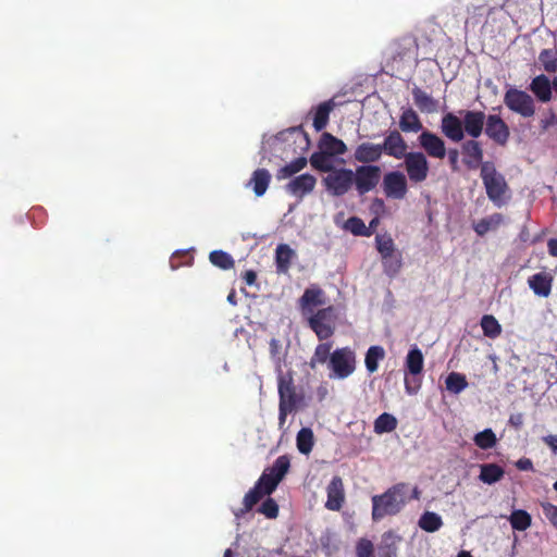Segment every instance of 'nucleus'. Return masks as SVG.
Masks as SVG:
<instances>
[{
	"label": "nucleus",
	"instance_id": "f257e3e1",
	"mask_svg": "<svg viewBox=\"0 0 557 557\" xmlns=\"http://www.w3.org/2000/svg\"><path fill=\"white\" fill-rule=\"evenodd\" d=\"M408 491L409 484L399 482L388 487L384 493L372 496V520L381 521L385 517L400 513L409 500Z\"/></svg>",
	"mask_w": 557,
	"mask_h": 557
},
{
	"label": "nucleus",
	"instance_id": "f03ea898",
	"mask_svg": "<svg viewBox=\"0 0 557 557\" xmlns=\"http://www.w3.org/2000/svg\"><path fill=\"white\" fill-rule=\"evenodd\" d=\"M480 177L483 182L487 198L496 206L502 208L510 198L509 186L505 176L496 170L492 161H485L482 164Z\"/></svg>",
	"mask_w": 557,
	"mask_h": 557
},
{
	"label": "nucleus",
	"instance_id": "7ed1b4c3",
	"mask_svg": "<svg viewBox=\"0 0 557 557\" xmlns=\"http://www.w3.org/2000/svg\"><path fill=\"white\" fill-rule=\"evenodd\" d=\"M280 484V476L274 480L267 472H262L255 486L249 490L244 496L243 508L235 510L234 515L236 518L244 517L249 512L255 505H257L264 496L271 495Z\"/></svg>",
	"mask_w": 557,
	"mask_h": 557
},
{
	"label": "nucleus",
	"instance_id": "20e7f679",
	"mask_svg": "<svg viewBox=\"0 0 557 557\" xmlns=\"http://www.w3.org/2000/svg\"><path fill=\"white\" fill-rule=\"evenodd\" d=\"M336 309L333 306H329L311 314L308 319V324L320 341H325L333 336L336 327Z\"/></svg>",
	"mask_w": 557,
	"mask_h": 557
},
{
	"label": "nucleus",
	"instance_id": "39448f33",
	"mask_svg": "<svg viewBox=\"0 0 557 557\" xmlns=\"http://www.w3.org/2000/svg\"><path fill=\"white\" fill-rule=\"evenodd\" d=\"M504 104L513 113L524 119L532 117L535 114L534 99L523 90L510 87L504 95Z\"/></svg>",
	"mask_w": 557,
	"mask_h": 557
},
{
	"label": "nucleus",
	"instance_id": "423d86ee",
	"mask_svg": "<svg viewBox=\"0 0 557 557\" xmlns=\"http://www.w3.org/2000/svg\"><path fill=\"white\" fill-rule=\"evenodd\" d=\"M322 182L330 195L334 197L344 196L354 185V171L346 168H334L323 177Z\"/></svg>",
	"mask_w": 557,
	"mask_h": 557
},
{
	"label": "nucleus",
	"instance_id": "0eeeda50",
	"mask_svg": "<svg viewBox=\"0 0 557 557\" xmlns=\"http://www.w3.org/2000/svg\"><path fill=\"white\" fill-rule=\"evenodd\" d=\"M329 368L333 376L346 379L356 370V354L350 347L335 349L330 357Z\"/></svg>",
	"mask_w": 557,
	"mask_h": 557
},
{
	"label": "nucleus",
	"instance_id": "6e6552de",
	"mask_svg": "<svg viewBox=\"0 0 557 557\" xmlns=\"http://www.w3.org/2000/svg\"><path fill=\"white\" fill-rule=\"evenodd\" d=\"M403 159L407 176L411 183L419 184L428 178L430 165L423 152H408Z\"/></svg>",
	"mask_w": 557,
	"mask_h": 557
},
{
	"label": "nucleus",
	"instance_id": "1a4fd4ad",
	"mask_svg": "<svg viewBox=\"0 0 557 557\" xmlns=\"http://www.w3.org/2000/svg\"><path fill=\"white\" fill-rule=\"evenodd\" d=\"M381 178V168L379 165H359L354 172V185L359 196H363L373 190Z\"/></svg>",
	"mask_w": 557,
	"mask_h": 557
},
{
	"label": "nucleus",
	"instance_id": "9d476101",
	"mask_svg": "<svg viewBox=\"0 0 557 557\" xmlns=\"http://www.w3.org/2000/svg\"><path fill=\"white\" fill-rule=\"evenodd\" d=\"M484 133L500 147H505L510 138V128L499 114H488L486 116Z\"/></svg>",
	"mask_w": 557,
	"mask_h": 557
},
{
	"label": "nucleus",
	"instance_id": "9b49d317",
	"mask_svg": "<svg viewBox=\"0 0 557 557\" xmlns=\"http://www.w3.org/2000/svg\"><path fill=\"white\" fill-rule=\"evenodd\" d=\"M382 187L387 198L404 199L408 193L407 177L399 171L388 172L383 177Z\"/></svg>",
	"mask_w": 557,
	"mask_h": 557
},
{
	"label": "nucleus",
	"instance_id": "f8f14e48",
	"mask_svg": "<svg viewBox=\"0 0 557 557\" xmlns=\"http://www.w3.org/2000/svg\"><path fill=\"white\" fill-rule=\"evenodd\" d=\"M465 135L471 139H478L484 132L486 114L479 110H462L460 111Z\"/></svg>",
	"mask_w": 557,
	"mask_h": 557
},
{
	"label": "nucleus",
	"instance_id": "ddd939ff",
	"mask_svg": "<svg viewBox=\"0 0 557 557\" xmlns=\"http://www.w3.org/2000/svg\"><path fill=\"white\" fill-rule=\"evenodd\" d=\"M462 162L469 170L482 169L484 151L478 139H467L461 143Z\"/></svg>",
	"mask_w": 557,
	"mask_h": 557
},
{
	"label": "nucleus",
	"instance_id": "4468645a",
	"mask_svg": "<svg viewBox=\"0 0 557 557\" xmlns=\"http://www.w3.org/2000/svg\"><path fill=\"white\" fill-rule=\"evenodd\" d=\"M278 396L282 405L297 408L302 397L296 393L293 375L290 372L278 375Z\"/></svg>",
	"mask_w": 557,
	"mask_h": 557
},
{
	"label": "nucleus",
	"instance_id": "2eb2a0df",
	"mask_svg": "<svg viewBox=\"0 0 557 557\" xmlns=\"http://www.w3.org/2000/svg\"><path fill=\"white\" fill-rule=\"evenodd\" d=\"M419 145L431 158L444 159L446 156L445 141L430 131H423L418 137Z\"/></svg>",
	"mask_w": 557,
	"mask_h": 557
},
{
	"label": "nucleus",
	"instance_id": "dca6fc26",
	"mask_svg": "<svg viewBox=\"0 0 557 557\" xmlns=\"http://www.w3.org/2000/svg\"><path fill=\"white\" fill-rule=\"evenodd\" d=\"M442 134L453 143H461L465 138V131L461 116L448 112L441 120Z\"/></svg>",
	"mask_w": 557,
	"mask_h": 557
},
{
	"label": "nucleus",
	"instance_id": "f3484780",
	"mask_svg": "<svg viewBox=\"0 0 557 557\" xmlns=\"http://www.w3.org/2000/svg\"><path fill=\"white\" fill-rule=\"evenodd\" d=\"M381 148L383 153L398 160L408 154V145L397 129L391 131L385 136L383 144H381Z\"/></svg>",
	"mask_w": 557,
	"mask_h": 557
},
{
	"label": "nucleus",
	"instance_id": "a211bd4d",
	"mask_svg": "<svg viewBox=\"0 0 557 557\" xmlns=\"http://www.w3.org/2000/svg\"><path fill=\"white\" fill-rule=\"evenodd\" d=\"M317 184V178L309 174L305 173L292 178L285 186V190L296 197L304 198L306 195L310 194Z\"/></svg>",
	"mask_w": 557,
	"mask_h": 557
},
{
	"label": "nucleus",
	"instance_id": "6ab92c4d",
	"mask_svg": "<svg viewBox=\"0 0 557 557\" xmlns=\"http://www.w3.org/2000/svg\"><path fill=\"white\" fill-rule=\"evenodd\" d=\"M327 499L325 508L332 511H339L345 503V490L341 476L335 475L326 487Z\"/></svg>",
	"mask_w": 557,
	"mask_h": 557
},
{
	"label": "nucleus",
	"instance_id": "aec40b11",
	"mask_svg": "<svg viewBox=\"0 0 557 557\" xmlns=\"http://www.w3.org/2000/svg\"><path fill=\"white\" fill-rule=\"evenodd\" d=\"M383 152L381 148V144H373L370 141H364L358 145L354 152V159L362 163L361 165H373L372 163H375L380 161L382 158Z\"/></svg>",
	"mask_w": 557,
	"mask_h": 557
},
{
	"label": "nucleus",
	"instance_id": "412c9836",
	"mask_svg": "<svg viewBox=\"0 0 557 557\" xmlns=\"http://www.w3.org/2000/svg\"><path fill=\"white\" fill-rule=\"evenodd\" d=\"M275 139L282 143L298 145L301 151L307 150L310 145L309 136L301 126L284 129L275 136Z\"/></svg>",
	"mask_w": 557,
	"mask_h": 557
},
{
	"label": "nucleus",
	"instance_id": "4be33fe9",
	"mask_svg": "<svg viewBox=\"0 0 557 557\" xmlns=\"http://www.w3.org/2000/svg\"><path fill=\"white\" fill-rule=\"evenodd\" d=\"M325 293L319 286L306 288L299 299V306L304 312H313V308L325 305Z\"/></svg>",
	"mask_w": 557,
	"mask_h": 557
},
{
	"label": "nucleus",
	"instance_id": "5701e85b",
	"mask_svg": "<svg viewBox=\"0 0 557 557\" xmlns=\"http://www.w3.org/2000/svg\"><path fill=\"white\" fill-rule=\"evenodd\" d=\"M529 287L540 297H548L552 292L553 276L546 272H539L528 278Z\"/></svg>",
	"mask_w": 557,
	"mask_h": 557
},
{
	"label": "nucleus",
	"instance_id": "b1692460",
	"mask_svg": "<svg viewBox=\"0 0 557 557\" xmlns=\"http://www.w3.org/2000/svg\"><path fill=\"white\" fill-rule=\"evenodd\" d=\"M400 541L401 536L396 534L393 530L384 532L377 547L379 557H397L398 543Z\"/></svg>",
	"mask_w": 557,
	"mask_h": 557
},
{
	"label": "nucleus",
	"instance_id": "393cba45",
	"mask_svg": "<svg viewBox=\"0 0 557 557\" xmlns=\"http://www.w3.org/2000/svg\"><path fill=\"white\" fill-rule=\"evenodd\" d=\"M319 149L334 157L346 153L347 146L342 139H338L331 133L325 132L320 137Z\"/></svg>",
	"mask_w": 557,
	"mask_h": 557
},
{
	"label": "nucleus",
	"instance_id": "a878e982",
	"mask_svg": "<svg viewBox=\"0 0 557 557\" xmlns=\"http://www.w3.org/2000/svg\"><path fill=\"white\" fill-rule=\"evenodd\" d=\"M552 87L553 84L544 74L535 76L530 84V90L541 102H548L552 99Z\"/></svg>",
	"mask_w": 557,
	"mask_h": 557
},
{
	"label": "nucleus",
	"instance_id": "bb28decb",
	"mask_svg": "<svg viewBox=\"0 0 557 557\" xmlns=\"http://www.w3.org/2000/svg\"><path fill=\"white\" fill-rule=\"evenodd\" d=\"M295 251L287 244H280L275 249V267L278 274L288 273Z\"/></svg>",
	"mask_w": 557,
	"mask_h": 557
},
{
	"label": "nucleus",
	"instance_id": "cd10ccee",
	"mask_svg": "<svg viewBox=\"0 0 557 557\" xmlns=\"http://www.w3.org/2000/svg\"><path fill=\"white\" fill-rule=\"evenodd\" d=\"M336 107V103L333 99L321 102L319 106L313 108V127L317 132L324 129L330 120V113Z\"/></svg>",
	"mask_w": 557,
	"mask_h": 557
},
{
	"label": "nucleus",
	"instance_id": "c85d7f7f",
	"mask_svg": "<svg viewBox=\"0 0 557 557\" xmlns=\"http://www.w3.org/2000/svg\"><path fill=\"white\" fill-rule=\"evenodd\" d=\"M414 104L421 112L434 113L438 109V101L419 87L412 89Z\"/></svg>",
	"mask_w": 557,
	"mask_h": 557
},
{
	"label": "nucleus",
	"instance_id": "c756f323",
	"mask_svg": "<svg viewBox=\"0 0 557 557\" xmlns=\"http://www.w3.org/2000/svg\"><path fill=\"white\" fill-rule=\"evenodd\" d=\"M423 354L417 346H414L408 351L406 357L405 367L407 374L412 376L420 375L423 371Z\"/></svg>",
	"mask_w": 557,
	"mask_h": 557
},
{
	"label": "nucleus",
	"instance_id": "7c9ffc66",
	"mask_svg": "<svg viewBox=\"0 0 557 557\" xmlns=\"http://www.w3.org/2000/svg\"><path fill=\"white\" fill-rule=\"evenodd\" d=\"M503 223L504 215L496 212L474 223L473 230L479 236H484L491 231H496Z\"/></svg>",
	"mask_w": 557,
	"mask_h": 557
},
{
	"label": "nucleus",
	"instance_id": "2f4dec72",
	"mask_svg": "<svg viewBox=\"0 0 557 557\" xmlns=\"http://www.w3.org/2000/svg\"><path fill=\"white\" fill-rule=\"evenodd\" d=\"M399 128L405 133H417L423 128L417 112L411 109H405L399 119Z\"/></svg>",
	"mask_w": 557,
	"mask_h": 557
},
{
	"label": "nucleus",
	"instance_id": "473e14b6",
	"mask_svg": "<svg viewBox=\"0 0 557 557\" xmlns=\"http://www.w3.org/2000/svg\"><path fill=\"white\" fill-rule=\"evenodd\" d=\"M271 181V174L265 169L256 170L250 178L249 185L252 186L253 193L257 197L265 194Z\"/></svg>",
	"mask_w": 557,
	"mask_h": 557
},
{
	"label": "nucleus",
	"instance_id": "72a5a7b5",
	"mask_svg": "<svg viewBox=\"0 0 557 557\" xmlns=\"http://www.w3.org/2000/svg\"><path fill=\"white\" fill-rule=\"evenodd\" d=\"M479 479L485 484H494L504 478L505 470L497 463H483Z\"/></svg>",
	"mask_w": 557,
	"mask_h": 557
},
{
	"label": "nucleus",
	"instance_id": "f704fd0d",
	"mask_svg": "<svg viewBox=\"0 0 557 557\" xmlns=\"http://www.w3.org/2000/svg\"><path fill=\"white\" fill-rule=\"evenodd\" d=\"M385 358V350L382 346H370L366 352L364 364L369 373H374L379 369V362Z\"/></svg>",
	"mask_w": 557,
	"mask_h": 557
},
{
	"label": "nucleus",
	"instance_id": "c9c22d12",
	"mask_svg": "<svg viewBox=\"0 0 557 557\" xmlns=\"http://www.w3.org/2000/svg\"><path fill=\"white\" fill-rule=\"evenodd\" d=\"M296 446L299 453L309 455L314 446V435L310 428H302L296 436Z\"/></svg>",
	"mask_w": 557,
	"mask_h": 557
},
{
	"label": "nucleus",
	"instance_id": "e433bc0d",
	"mask_svg": "<svg viewBox=\"0 0 557 557\" xmlns=\"http://www.w3.org/2000/svg\"><path fill=\"white\" fill-rule=\"evenodd\" d=\"M290 468V459L287 455H282L275 459L273 465L264 470L274 480L280 476V482L284 479Z\"/></svg>",
	"mask_w": 557,
	"mask_h": 557
},
{
	"label": "nucleus",
	"instance_id": "4c0bfd02",
	"mask_svg": "<svg viewBox=\"0 0 557 557\" xmlns=\"http://www.w3.org/2000/svg\"><path fill=\"white\" fill-rule=\"evenodd\" d=\"M418 524L423 531L433 533L442 528L443 520L436 512L425 511L421 515Z\"/></svg>",
	"mask_w": 557,
	"mask_h": 557
},
{
	"label": "nucleus",
	"instance_id": "58836bf2",
	"mask_svg": "<svg viewBox=\"0 0 557 557\" xmlns=\"http://www.w3.org/2000/svg\"><path fill=\"white\" fill-rule=\"evenodd\" d=\"M480 325L484 336L492 339L497 338L503 331L502 325L499 324L497 319L492 314H484L481 318Z\"/></svg>",
	"mask_w": 557,
	"mask_h": 557
},
{
	"label": "nucleus",
	"instance_id": "ea45409f",
	"mask_svg": "<svg viewBox=\"0 0 557 557\" xmlns=\"http://www.w3.org/2000/svg\"><path fill=\"white\" fill-rule=\"evenodd\" d=\"M397 424L398 421L393 414L383 412L375 419L373 429L376 434H384L395 431Z\"/></svg>",
	"mask_w": 557,
	"mask_h": 557
},
{
	"label": "nucleus",
	"instance_id": "a19ab883",
	"mask_svg": "<svg viewBox=\"0 0 557 557\" xmlns=\"http://www.w3.org/2000/svg\"><path fill=\"white\" fill-rule=\"evenodd\" d=\"M310 164L313 169L329 173L334 169L332 156L323 150L313 152L310 157Z\"/></svg>",
	"mask_w": 557,
	"mask_h": 557
},
{
	"label": "nucleus",
	"instance_id": "79ce46f5",
	"mask_svg": "<svg viewBox=\"0 0 557 557\" xmlns=\"http://www.w3.org/2000/svg\"><path fill=\"white\" fill-rule=\"evenodd\" d=\"M307 163V158L299 157L289 162L288 164L282 166L276 173V178L281 181L290 177L294 174L300 172L302 169H305Z\"/></svg>",
	"mask_w": 557,
	"mask_h": 557
},
{
	"label": "nucleus",
	"instance_id": "37998d69",
	"mask_svg": "<svg viewBox=\"0 0 557 557\" xmlns=\"http://www.w3.org/2000/svg\"><path fill=\"white\" fill-rule=\"evenodd\" d=\"M331 348L332 343H322L319 344L314 352L310 359L309 366L311 369H314L318 364H324L326 361H330L331 357Z\"/></svg>",
	"mask_w": 557,
	"mask_h": 557
},
{
	"label": "nucleus",
	"instance_id": "c03bdc74",
	"mask_svg": "<svg viewBox=\"0 0 557 557\" xmlns=\"http://www.w3.org/2000/svg\"><path fill=\"white\" fill-rule=\"evenodd\" d=\"M539 61L547 73L557 72V49H543L539 54Z\"/></svg>",
	"mask_w": 557,
	"mask_h": 557
},
{
	"label": "nucleus",
	"instance_id": "a18cd8bd",
	"mask_svg": "<svg viewBox=\"0 0 557 557\" xmlns=\"http://www.w3.org/2000/svg\"><path fill=\"white\" fill-rule=\"evenodd\" d=\"M446 388L453 394H459L468 386L465 374L450 372L445 380Z\"/></svg>",
	"mask_w": 557,
	"mask_h": 557
},
{
	"label": "nucleus",
	"instance_id": "49530a36",
	"mask_svg": "<svg viewBox=\"0 0 557 557\" xmlns=\"http://www.w3.org/2000/svg\"><path fill=\"white\" fill-rule=\"evenodd\" d=\"M210 262L222 270L234 268L235 261L233 257L223 250H213L209 255Z\"/></svg>",
	"mask_w": 557,
	"mask_h": 557
},
{
	"label": "nucleus",
	"instance_id": "de8ad7c7",
	"mask_svg": "<svg viewBox=\"0 0 557 557\" xmlns=\"http://www.w3.org/2000/svg\"><path fill=\"white\" fill-rule=\"evenodd\" d=\"M344 228L355 236H370L371 232L358 216H350L344 223Z\"/></svg>",
	"mask_w": 557,
	"mask_h": 557
},
{
	"label": "nucleus",
	"instance_id": "09e8293b",
	"mask_svg": "<svg viewBox=\"0 0 557 557\" xmlns=\"http://www.w3.org/2000/svg\"><path fill=\"white\" fill-rule=\"evenodd\" d=\"M510 524L513 530L524 531L531 525V516L525 510H515L510 516Z\"/></svg>",
	"mask_w": 557,
	"mask_h": 557
},
{
	"label": "nucleus",
	"instance_id": "8fccbe9b",
	"mask_svg": "<svg viewBox=\"0 0 557 557\" xmlns=\"http://www.w3.org/2000/svg\"><path fill=\"white\" fill-rule=\"evenodd\" d=\"M474 444L481 449H490L496 445L497 438L491 429H485L474 436Z\"/></svg>",
	"mask_w": 557,
	"mask_h": 557
},
{
	"label": "nucleus",
	"instance_id": "3c124183",
	"mask_svg": "<svg viewBox=\"0 0 557 557\" xmlns=\"http://www.w3.org/2000/svg\"><path fill=\"white\" fill-rule=\"evenodd\" d=\"M382 264L384 268V272L388 276H395L399 272L403 264L401 255L399 252H395L386 258H382Z\"/></svg>",
	"mask_w": 557,
	"mask_h": 557
},
{
	"label": "nucleus",
	"instance_id": "603ef678",
	"mask_svg": "<svg viewBox=\"0 0 557 557\" xmlns=\"http://www.w3.org/2000/svg\"><path fill=\"white\" fill-rule=\"evenodd\" d=\"M375 243L381 258H386L396 252L394 240L391 237L377 235L375 237Z\"/></svg>",
	"mask_w": 557,
	"mask_h": 557
},
{
	"label": "nucleus",
	"instance_id": "864d4df0",
	"mask_svg": "<svg viewBox=\"0 0 557 557\" xmlns=\"http://www.w3.org/2000/svg\"><path fill=\"white\" fill-rule=\"evenodd\" d=\"M356 556L357 557H374L373 543L366 537L359 539L356 544Z\"/></svg>",
	"mask_w": 557,
	"mask_h": 557
},
{
	"label": "nucleus",
	"instance_id": "5fc2aeb1",
	"mask_svg": "<svg viewBox=\"0 0 557 557\" xmlns=\"http://www.w3.org/2000/svg\"><path fill=\"white\" fill-rule=\"evenodd\" d=\"M258 512L264 515L269 519H275L278 516V505L273 498L268 497L258 508Z\"/></svg>",
	"mask_w": 557,
	"mask_h": 557
},
{
	"label": "nucleus",
	"instance_id": "6e6d98bb",
	"mask_svg": "<svg viewBox=\"0 0 557 557\" xmlns=\"http://www.w3.org/2000/svg\"><path fill=\"white\" fill-rule=\"evenodd\" d=\"M422 385V379L420 375L416 376H405V391L408 395H416Z\"/></svg>",
	"mask_w": 557,
	"mask_h": 557
},
{
	"label": "nucleus",
	"instance_id": "4d7b16f0",
	"mask_svg": "<svg viewBox=\"0 0 557 557\" xmlns=\"http://www.w3.org/2000/svg\"><path fill=\"white\" fill-rule=\"evenodd\" d=\"M542 509L546 519L557 529V506L544 503L542 504Z\"/></svg>",
	"mask_w": 557,
	"mask_h": 557
},
{
	"label": "nucleus",
	"instance_id": "13d9d810",
	"mask_svg": "<svg viewBox=\"0 0 557 557\" xmlns=\"http://www.w3.org/2000/svg\"><path fill=\"white\" fill-rule=\"evenodd\" d=\"M297 408L278 404V426L283 429L286 422L287 414L295 411Z\"/></svg>",
	"mask_w": 557,
	"mask_h": 557
},
{
	"label": "nucleus",
	"instance_id": "bf43d9fd",
	"mask_svg": "<svg viewBox=\"0 0 557 557\" xmlns=\"http://www.w3.org/2000/svg\"><path fill=\"white\" fill-rule=\"evenodd\" d=\"M447 154L450 168L456 171L458 169L459 151L456 148H451L448 150Z\"/></svg>",
	"mask_w": 557,
	"mask_h": 557
},
{
	"label": "nucleus",
	"instance_id": "052dcab7",
	"mask_svg": "<svg viewBox=\"0 0 557 557\" xmlns=\"http://www.w3.org/2000/svg\"><path fill=\"white\" fill-rule=\"evenodd\" d=\"M516 467L521 471H532L533 462L529 458H521L516 462Z\"/></svg>",
	"mask_w": 557,
	"mask_h": 557
},
{
	"label": "nucleus",
	"instance_id": "680f3d73",
	"mask_svg": "<svg viewBox=\"0 0 557 557\" xmlns=\"http://www.w3.org/2000/svg\"><path fill=\"white\" fill-rule=\"evenodd\" d=\"M543 442L552 448L555 455H557V435L549 434L544 436Z\"/></svg>",
	"mask_w": 557,
	"mask_h": 557
},
{
	"label": "nucleus",
	"instance_id": "e2e57ef3",
	"mask_svg": "<svg viewBox=\"0 0 557 557\" xmlns=\"http://www.w3.org/2000/svg\"><path fill=\"white\" fill-rule=\"evenodd\" d=\"M509 424L511 426H513L515 429H520L523 424V414L522 413L511 414L509 418Z\"/></svg>",
	"mask_w": 557,
	"mask_h": 557
},
{
	"label": "nucleus",
	"instance_id": "0e129e2a",
	"mask_svg": "<svg viewBox=\"0 0 557 557\" xmlns=\"http://www.w3.org/2000/svg\"><path fill=\"white\" fill-rule=\"evenodd\" d=\"M243 280L244 282L251 286L256 283L257 281V273L253 271V270H247L244 274H243Z\"/></svg>",
	"mask_w": 557,
	"mask_h": 557
},
{
	"label": "nucleus",
	"instance_id": "69168bd1",
	"mask_svg": "<svg viewBox=\"0 0 557 557\" xmlns=\"http://www.w3.org/2000/svg\"><path fill=\"white\" fill-rule=\"evenodd\" d=\"M542 128L543 129H547L550 125H556L557 124V115L552 112L549 114V116L545 120H542Z\"/></svg>",
	"mask_w": 557,
	"mask_h": 557
},
{
	"label": "nucleus",
	"instance_id": "338daca9",
	"mask_svg": "<svg viewBox=\"0 0 557 557\" xmlns=\"http://www.w3.org/2000/svg\"><path fill=\"white\" fill-rule=\"evenodd\" d=\"M548 253L557 258V238H550L547 242Z\"/></svg>",
	"mask_w": 557,
	"mask_h": 557
},
{
	"label": "nucleus",
	"instance_id": "774afa93",
	"mask_svg": "<svg viewBox=\"0 0 557 557\" xmlns=\"http://www.w3.org/2000/svg\"><path fill=\"white\" fill-rule=\"evenodd\" d=\"M277 348H278V341L275 339V338H272L270 341V350H271V354L272 355H275L277 352Z\"/></svg>",
	"mask_w": 557,
	"mask_h": 557
}]
</instances>
